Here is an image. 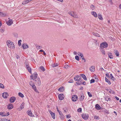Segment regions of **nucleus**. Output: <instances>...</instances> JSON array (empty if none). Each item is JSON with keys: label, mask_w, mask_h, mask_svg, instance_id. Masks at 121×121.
I'll use <instances>...</instances> for the list:
<instances>
[{"label": "nucleus", "mask_w": 121, "mask_h": 121, "mask_svg": "<svg viewBox=\"0 0 121 121\" xmlns=\"http://www.w3.org/2000/svg\"><path fill=\"white\" fill-rule=\"evenodd\" d=\"M6 44L8 47L10 48L14 49L15 48L14 45L13 43L9 40H8L6 42Z\"/></svg>", "instance_id": "1"}, {"label": "nucleus", "mask_w": 121, "mask_h": 121, "mask_svg": "<svg viewBox=\"0 0 121 121\" xmlns=\"http://www.w3.org/2000/svg\"><path fill=\"white\" fill-rule=\"evenodd\" d=\"M108 44L106 42H104L101 43L100 44V47L101 49L106 48L108 46Z\"/></svg>", "instance_id": "2"}, {"label": "nucleus", "mask_w": 121, "mask_h": 121, "mask_svg": "<svg viewBox=\"0 0 121 121\" xmlns=\"http://www.w3.org/2000/svg\"><path fill=\"white\" fill-rule=\"evenodd\" d=\"M82 117L84 120H86L88 119L89 116L88 114H86V113H83L82 115Z\"/></svg>", "instance_id": "3"}, {"label": "nucleus", "mask_w": 121, "mask_h": 121, "mask_svg": "<svg viewBox=\"0 0 121 121\" xmlns=\"http://www.w3.org/2000/svg\"><path fill=\"white\" fill-rule=\"evenodd\" d=\"M78 98V97L77 95H74L72 96V100L73 101H75L77 100Z\"/></svg>", "instance_id": "4"}, {"label": "nucleus", "mask_w": 121, "mask_h": 121, "mask_svg": "<svg viewBox=\"0 0 121 121\" xmlns=\"http://www.w3.org/2000/svg\"><path fill=\"white\" fill-rule=\"evenodd\" d=\"M26 69L28 70L29 72L31 74V68H30V67L29 65L28 64V63H26Z\"/></svg>", "instance_id": "5"}, {"label": "nucleus", "mask_w": 121, "mask_h": 121, "mask_svg": "<svg viewBox=\"0 0 121 121\" xmlns=\"http://www.w3.org/2000/svg\"><path fill=\"white\" fill-rule=\"evenodd\" d=\"M35 83L38 86H39L41 84V81L39 78H38L35 81Z\"/></svg>", "instance_id": "6"}, {"label": "nucleus", "mask_w": 121, "mask_h": 121, "mask_svg": "<svg viewBox=\"0 0 121 121\" xmlns=\"http://www.w3.org/2000/svg\"><path fill=\"white\" fill-rule=\"evenodd\" d=\"M82 78H79L78 79V81L76 82V83L78 85H80L82 84Z\"/></svg>", "instance_id": "7"}, {"label": "nucleus", "mask_w": 121, "mask_h": 121, "mask_svg": "<svg viewBox=\"0 0 121 121\" xmlns=\"http://www.w3.org/2000/svg\"><path fill=\"white\" fill-rule=\"evenodd\" d=\"M9 95L7 92L3 93L2 95V96L4 98H6Z\"/></svg>", "instance_id": "8"}, {"label": "nucleus", "mask_w": 121, "mask_h": 121, "mask_svg": "<svg viewBox=\"0 0 121 121\" xmlns=\"http://www.w3.org/2000/svg\"><path fill=\"white\" fill-rule=\"evenodd\" d=\"M58 98L60 100H62L64 98V95L63 94H60L58 95Z\"/></svg>", "instance_id": "9"}, {"label": "nucleus", "mask_w": 121, "mask_h": 121, "mask_svg": "<svg viewBox=\"0 0 121 121\" xmlns=\"http://www.w3.org/2000/svg\"><path fill=\"white\" fill-rule=\"evenodd\" d=\"M16 100V98L15 97H12L9 99V101L11 103H13Z\"/></svg>", "instance_id": "10"}, {"label": "nucleus", "mask_w": 121, "mask_h": 121, "mask_svg": "<svg viewBox=\"0 0 121 121\" xmlns=\"http://www.w3.org/2000/svg\"><path fill=\"white\" fill-rule=\"evenodd\" d=\"M13 108V104H9L7 106V108L9 110H11Z\"/></svg>", "instance_id": "11"}, {"label": "nucleus", "mask_w": 121, "mask_h": 121, "mask_svg": "<svg viewBox=\"0 0 121 121\" xmlns=\"http://www.w3.org/2000/svg\"><path fill=\"white\" fill-rule=\"evenodd\" d=\"M27 113L28 114V115L30 116L34 117V115L33 116L32 115V113L31 112V110H28L27 112Z\"/></svg>", "instance_id": "12"}, {"label": "nucleus", "mask_w": 121, "mask_h": 121, "mask_svg": "<svg viewBox=\"0 0 121 121\" xmlns=\"http://www.w3.org/2000/svg\"><path fill=\"white\" fill-rule=\"evenodd\" d=\"M13 22L12 20H9L6 22V23L9 26H11L13 23Z\"/></svg>", "instance_id": "13"}, {"label": "nucleus", "mask_w": 121, "mask_h": 121, "mask_svg": "<svg viewBox=\"0 0 121 121\" xmlns=\"http://www.w3.org/2000/svg\"><path fill=\"white\" fill-rule=\"evenodd\" d=\"M84 96L83 94H81V96L79 98L80 100L81 101H82L84 99Z\"/></svg>", "instance_id": "14"}, {"label": "nucleus", "mask_w": 121, "mask_h": 121, "mask_svg": "<svg viewBox=\"0 0 121 121\" xmlns=\"http://www.w3.org/2000/svg\"><path fill=\"white\" fill-rule=\"evenodd\" d=\"M22 47L24 49L28 48L29 47L28 45H27L26 43H24L22 45Z\"/></svg>", "instance_id": "15"}, {"label": "nucleus", "mask_w": 121, "mask_h": 121, "mask_svg": "<svg viewBox=\"0 0 121 121\" xmlns=\"http://www.w3.org/2000/svg\"><path fill=\"white\" fill-rule=\"evenodd\" d=\"M59 114L60 116V118L62 120L64 118V116L63 114H62V112L61 111L60 112H59Z\"/></svg>", "instance_id": "16"}, {"label": "nucleus", "mask_w": 121, "mask_h": 121, "mask_svg": "<svg viewBox=\"0 0 121 121\" xmlns=\"http://www.w3.org/2000/svg\"><path fill=\"white\" fill-rule=\"evenodd\" d=\"M95 108L98 110H99L100 109L101 110V108H102L100 107L99 105L98 104H97L95 105Z\"/></svg>", "instance_id": "17"}, {"label": "nucleus", "mask_w": 121, "mask_h": 121, "mask_svg": "<svg viewBox=\"0 0 121 121\" xmlns=\"http://www.w3.org/2000/svg\"><path fill=\"white\" fill-rule=\"evenodd\" d=\"M80 76L82 77L85 80H87V78L86 76L83 74H80Z\"/></svg>", "instance_id": "18"}, {"label": "nucleus", "mask_w": 121, "mask_h": 121, "mask_svg": "<svg viewBox=\"0 0 121 121\" xmlns=\"http://www.w3.org/2000/svg\"><path fill=\"white\" fill-rule=\"evenodd\" d=\"M101 110L103 111L106 112L107 114H108L109 113L108 111L106 109L103 108H101Z\"/></svg>", "instance_id": "19"}, {"label": "nucleus", "mask_w": 121, "mask_h": 121, "mask_svg": "<svg viewBox=\"0 0 121 121\" xmlns=\"http://www.w3.org/2000/svg\"><path fill=\"white\" fill-rule=\"evenodd\" d=\"M95 67L93 66H91L90 69V70L91 72H93L95 70Z\"/></svg>", "instance_id": "20"}, {"label": "nucleus", "mask_w": 121, "mask_h": 121, "mask_svg": "<svg viewBox=\"0 0 121 121\" xmlns=\"http://www.w3.org/2000/svg\"><path fill=\"white\" fill-rule=\"evenodd\" d=\"M91 13L95 17H97V14L95 12L93 11L91 12Z\"/></svg>", "instance_id": "21"}, {"label": "nucleus", "mask_w": 121, "mask_h": 121, "mask_svg": "<svg viewBox=\"0 0 121 121\" xmlns=\"http://www.w3.org/2000/svg\"><path fill=\"white\" fill-rule=\"evenodd\" d=\"M0 16L1 17H6L7 16V15L5 13H3L2 12H0Z\"/></svg>", "instance_id": "22"}, {"label": "nucleus", "mask_w": 121, "mask_h": 121, "mask_svg": "<svg viewBox=\"0 0 121 121\" xmlns=\"http://www.w3.org/2000/svg\"><path fill=\"white\" fill-rule=\"evenodd\" d=\"M98 17L99 19L100 20H102L103 19V18L102 17V16L100 14H98Z\"/></svg>", "instance_id": "23"}, {"label": "nucleus", "mask_w": 121, "mask_h": 121, "mask_svg": "<svg viewBox=\"0 0 121 121\" xmlns=\"http://www.w3.org/2000/svg\"><path fill=\"white\" fill-rule=\"evenodd\" d=\"M34 78L33 80H34V79H35L37 77V73H34L33 74Z\"/></svg>", "instance_id": "24"}, {"label": "nucleus", "mask_w": 121, "mask_h": 121, "mask_svg": "<svg viewBox=\"0 0 121 121\" xmlns=\"http://www.w3.org/2000/svg\"><path fill=\"white\" fill-rule=\"evenodd\" d=\"M64 90V88L62 86L61 87H60L58 89V90L62 92Z\"/></svg>", "instance_id": "25"}, {"label": "nucleus", "mask_w": 121, "mask_h": 121, "mask_svg": "<svg viewBox=\"0 0 121 121\" xmlns=\"http://www.w3.org/2000/svg\"><path fill=\"white\" fill-rule=\"evenodd\" d=\"M108 57L110 59H112L113 57V56L112 55V53H109L108 54Z\"/></svg>", "instance_id": "26"}, {"label": "nucleus", "mask_w": 121, "mask_h": 121, "mask_svg": "<svg viewBox=\"0 0 121 121\" xmlns=\"http://www.w3.org/2000/svg\"><path fill=\"white\" fill-rule=\"evenodd\" d=\"M114 52L115 53V54L117 56H118L119 55V52L117 51H115V52Z\"/></svg>", "instance_id": "27"}, {"label": "nucleus", "mask_w": 121, "mask_h": 121, "mask_svg": "<svg viewBox=\"0 0 121 121\" xmlns=\"http://www.w3.org/2000/svg\"><path fill=\"white\" fill-rule=\"evenodd\" d=\"M78 54L79 56H80L81 57H82L84 56L83 54L80 53V52H78Z\"/></svg>", "instance_id": "28"}, {"label": "nucleus", "mask_w": 121, "mask_h": 121, "mask_svg": "<svg viewBox=\"0 0 121 121\" xmlns=\"http://www.w3.org/2000/svg\"><path fill=\"white\" fill-rule=\"evenodd\" d=\"M93 35L95 36L99 37V34L97 33L93 32Z\"/></svg>", "instance_id": "29"}, {"label": "nucleus", "mask_w": 121, "mask_h": 121, "mask_svg": "<svg viewBox=\"0 0 121 121\" xmlns=\"http://www.w3.org/2000/svg\"><path fill=\"white\" fill-rule=\"evenodd\" d=\"M18 95L22 98H23L24 97L23 95L21 92L18 93Z\"/></svg>", "instance_id": "30"}, {"label": "nucleus", "mask_w": 121, "mask_h": 121, "mask_svg": "<svg viewBox=\"0 0 121 121\" xmlns=\"http://www.w3.org/2000/svg\"><path fill=\"white\" fill-rule=\"evenodd\" d=\"M24 103L23 102L21 105L20 107L21 108V109H22V108H24Z\"/></svg>", "instance_id": "31"}, {"label": "nucleus", "mask_w": 121, "mask_h": 121, "mask_svg": "<svg viewBox=\"0 0 121 121\" xmlns=\"http://www.w3.org/2000/svg\"><path fill=\"white\" fill-rule=\"evenodd\" d=\"M51 116L52 117V118L54 119H55V113H52V114H51Z\"/></svg>", "instance_id": "32"}, {"label": "nucleus", "mask_w": 121, "mask_h": 121, "mask_svg": "<svg viewBox=\"0 0 121 121\" xmlns=\"http://www.w3.org/2000/svg\"><path fill=\"white\" fill-rule=\"evenodd\" d=\"M40 69L43 71V72L45 70V69L43 66H41L40 68Z\"/></svg>", "instance_id": "33"}, {"label": "nucleus", "mask_w": 121, "mask_h": 121, "mask_svg": "<svg viewBox=\"0 0 121 121\" xmlns=\"http://www.w3.org/2000/svg\"><path fill=\"white\" fill-rule=\"evenodd\" d=\"M69 14L71 15L72 16H73V15L74 14V13L73 12H70L69 13Z\"/></svg>", "instance_id": "34"}, {"label": "nucleus", "mask_w": 121, "mask_h": 121, "mask_svg": "<svg viewBox=\"0 0 121 121\" xmlns=\"http://www.w3.org/2000/svg\"><path fill=\"white\" fill-rule=\"evenodd\" d=\"M32 86L33 89H34L35 91H36V88L35 86V85Z\"/></svg>", "instance_id": "35"}, {"label": "nucleus", "mask_w": 121, "mask_h": 121, "mask_svg": "<svg viewBox=\"0 0 121 121\" xmlns=\"http://www.w3.org/2000/svg\"><path fill=\"white\" fill-rule=\"evenodd\" d=\"M58 65V63H56V64H53V65H52V66L53 67H56V66H57Z\"/></svg>", "instance_id": "36"}, {"label": "nucleus", "mask_w": 121, "mask_h": 121, "mask_svg": "<svg viewBox=\"0 0 121 121\" xmlns=\"http://www.w3.org/2000/svg\"><path fill=\"white\" fill-rule=\"evenodd\" d=\"M29 84L30 85L32 86L35 85L33 82L32 81L30 82Z\"/></svg>", "instance_id": "37"}, {"label": "nucleus", "mask_w": 121, "mask_h": 121, "mask_svg": "<svg viewBox=\"0 0 121 121\" xmlns=\"http://www.w3.org/2000/svg\"><path fill=\"white\" fill-rule=\"evenodd\" d=\"M0 87L2 89L4 88V85L1 83H0Z\"/></svg>", "instance_id": "38"}, {"label": "nucleus", "mask_w": 121, "mask_h": 121, "mask_svg": "<svg viewBox=\"0 0 121 121\" xmlns=\"http://www.w3.org/2000/svg\"><path fill=\"white\" fill-rule=\"evenodd\" d=\"M75 59L77 60L78 61L79 60V58L78 56H76L75 57Z\"/></svg>", "instance_id": "39"}, {"label": "nucleus", "mask_w": 121, "mask_h": 121, "mask_svg": "<svg viewBox=\"0 0 121 121\" xmlns=\"http://www.w3.org/2000/svg\"><path fill=\"white\" fill-rule=\"evenodd\" d=\"M103 49H102L101 50V51L102 52V53L104 55H105V52L104 51V50Z\"/></svg>", "instance_id": "40"}, {"label": "nucleus", "mask_w": 121, "mask_h": 121, "mask_svg": "<svg viewBox=\"0 0 121 121\" xmlns=\"http://www.w3.org/2000/svg\"><path fill=\"white\" fill-rule=\"evenodd\" d=\"M4 113L3 112H0V115L1 116H6V115H3Z\"/></svg>", "instance_id": "41"}, {"label": "nucleus", "mask_w": 121, "mask_h": 121, "mask_svg": "<svg viewBox=\"0 0 121 121\" xmlns=\"http://www.w3.org/2000/svg\"><path fill=\"white\" fill-rule=\"evenodd\" d=\"M87 93L88 94L89 96V97H92V94L89 92H87Z\"/></svg>", "instance_id": "42"}, {"label": "nucleus", "mask_w": 121, "mask_h": 121, "mask_svg": "<svg viewBox=\"0 0 121 121\" xmlns=\"http://www.w3.org/2000/svg\"><path fill=\"white\" fill-rule=\"evenodd\" d=\"M64 68L65 69H68L69 68V66L67 65H65Z\"/></svg>", "instance_id": "43"}, {"label": "nucleus", "mask_w": 121, "mask_h": 121, "mask_svg": "<svg viewBox=\"0 0 121 121\" xmlns=\"http://www.w3.org/2000/svg\"><path fill=\"white\" fill-rule=\"evenodd\" d=\"M8 120V119H6L5 118L1 119V120L0 121H6Z\"/></svg>", "instance_id": "44"}, {"label": "nucleus", "mask_w": 121, "mask_h": 121, "mask_svg": "<svg viewBox=\"0 0 121 121\" xmlns=\"http://www.w3.org/2000/svg\"><path fill=\"white\" fill-rule=\"evenodd\" d=\"M22 41V40H19L18 42V45L19 46H20L21 45V42Z\"/></svg>", "instance_id": "45"}, {"label": "nucleus", "mask_w": 121, "mask_h": 121, "mask_svg": "<svg viewBox=\"0 0 121 121\" xmlns=\"http://www.w3.org/2000/svg\"><path fill=\"white\" fill-rule=\"evenodd\" d=\"M90 7L92 10H94L95 9V7L93 5H91Z\"/></svg>", "instance_id": "46"}, {"label": "nucleus", "mask_w": 121, "mask_h": 121, "mask_svg": "<svg viewBox=\"0 0 121 121\" xmlns=\"http://www.w3.org/2000/svg\"><path fill=\"white\" fill-rule=\"evenodd\" d=\"M82 111V109L81 108H79L78 109L77 111L79 112H81Z\"/></svg>", "instance_id": "47"}, {"label": "nucleus", "mask_w": 121, "mask_h": 121, "mask_svg": "<svg viewBox=\"0 0 121 121\" xmlns=\"http://www.w3.org/2000/svg\"><path fill=\"white\" fill-rule=\"evenodd\" d=\"M95 82V80L94 79H92L90 81V83H94Z\"/></svg>", "instance_id": "48"}, {"label": "nucleus", "mask_w": 121, "mask_h": 121, "mask_svg": "<svg viewBox=\"0 0 121 121\" xmlns=\"http://www.w3.org/2000/svg\"><path fill=\"white\" fill-rule=\"evenodd\" d=\"M36 46L37 49H40L42 48V47L41 46H40L38 45Z\"/></svg>", "instance_id": "49"}, {"label": "nucleus", "mask_w": 121, "mask_h": 121, "mask_svg": "<svg viewBox=\"0 0 121 121\" xmlns=\"http://www.w3.org/2000/svg\"><path fill=\"white\" fill-rule=\"evenodd\" d=\"M95 119H98L99 118V116H95L94 117Z\"/></svg>", "instance_id": "50"}, {"label": "nucleus", "mask_w": 121, "mask_h": 121, "mask_svg": "<svg viewBox=\"0 0 121 121\" xmlns=\"http://www.w3.org/2000/svg\"><path fill=\"white\" fill-rule=\"evenodd\" d=\"M106 77H107L108 78H110V76L108 73H106Z\"/></svg>", "instance_id": "51"}, {"label": "nucleus", "mask_w": 121, "mask_h": 121, "mask_svg": "<svg viewBox=\"0 0 121 121\" xmlns=\"http://www.w3.org/2000/svg\"><path fill=\"white\" fill-rule=\"evenodd\" d=\"M78 79L79 78H78L76 77L74 78V79L76 81H77L78 80Z\"/></svg>", "instance_id": "52"}, {"label": "nucleus", "mask_w": 121, "mask_h": 121, "mask_svg": "<svg viewBox=\"0 0 121 121\" xmlns=\"http://www.w3.org/2000/svg\"><path fill=\"white\" fill-rule=\"evenodd\" d=\"M27 3V1H26V0L23 1L22 3V4H26Z\"/></svg>", "instance_id": "53"}, {"label": "nucleus", "mask_w": 121, "mask_h": 121, "mask_svg": "<svg viewBox=\"0 0 121 121\" xmlns=\"http://www.w3.org/2000/svg\"><path fill=\"white\" fill-rule=\"evenodd\" d=\"M106 81L109 84H111V82H110L108 79V81Z\"/></svg>", "instance_id": "54"}, {"label": "nucleus", "mask_w": 121, "mask_h": 121, "mask_svg": "<svg viewBox=\"0 0 121 121\" xmlns=\"http://www.w3.org/2000/svg\"><path fill=\"white\" fill-rule=\"evenodd\" d=\"M82 60H84V62H85L86 61V59L84 57V56L82 57Z\"/></svg>", "instance_id": "55"}, {"label": "nucleus", "mask_w": 121, "mask_h": 121, "mask_svg": "<svg viewBox=\"0 0 121 121\" xmlns=\"http://www.w3.org/2000/svg\"><path fill=\"white\" fill-rule=\"evenodd\" d=\"M66 116L67 118H70L71 117V116L69 114L67 115Z\"/></svg>", "instance_id": "56"}, {"label": "nucleus", "mask_w": 121, "mask_h": 121, "mask_svg": "<svg viewBox=\"0 0 121 121\" xmlns=\"http://www.w3.org/2000/svg\"><path fill=\"white\" fill-rule=\"evenodd\" d=\"M73 80L72 79H70L69 81L68 82L69 83H73Z\"/></svg>", "instance_id": "57"}, {"label": "nucleus", "mask_w": 121, "mask_h": 121, "mask_svg": "<svg viewBox=\"0 0 121 121\" xmlns=\"http://www.w3.org/2000/svg\"><path fill=\"white\" fill-rule=\"evenodd\" d=\"M110 76L111 77V79L113 80V77L112 76V74H110Z\"/></svg>", "instance_id": "58"}, {"label": "nucleus", "mask_w": 121, "mask_h": 121, "mask_svg": "<svg viewBox=\"0 0 121 121\" xmlns=\"http://www.w3.org/2000/svg\"><path fill=\"white\" fill-rule=\"evenodd\" d=\"M49 112L50 113V114H51H51H52V113H54L53 112H52L50 110H49Z\"/></svg>", "instance_id": "59"}, {"label": "nucleus", "mask_w": 121, "mask_h": 121, "mask_svg": "<svg viewBox=\"0 0 121 121\" xmlns=\"http://www.w3.org/2000/svg\"><path fill=\"white\" fill-rule=\"evenodd\" d=\"M109 92L110 93H112L113 94V91L112 90L110 91H109Z\"/></svg>", "instance_id": "60"}, {"label": "nucleus", "mask_w": 121, "mask_h": 121, "mask_svg": "<svg viewBox=\"0 0 121 121\" xmlns=\"http://www.w3.org/2000/svg\"><path fill=\"white\" fill-rule=\"evenodd\" d=\"M74 18H77L78 16L76 15H75V14L73 15V16Z\"/></svg>", "instance_id": "61"}, {"label": "nucleus", "mask_w": 121, "mask_h": 121, "mask_svg": "<svg viewBox=\"0 0 121 121\" xmlns=\"http://www.w3.org/2000/svg\"><path fill=\"white\" fill-rule=\"evenodd\" d=\"M76 77H77L78 78H81V76L79 75H77L76 76Z\"/></svg>", "instance_id": "62"}, {"label": "nucleus", "mask_w": 121, "mask_h": 121, "mask_svg": "<svg viewBox=\"0 0 121 121\" xmlns=\"http://www.w3.org/2000/svg\"><path fill=\"white\" fill-rule=\"evenodd\" d=\"M0 31L2 32H4V30L2 29H1L0 30Z\"/></svg>", "instance_id": "63"}, {"label": "nucleus", "mask_w": 121, "mask_h": 121, "mask_svg": "<svg viewBox=\"0 0 121 121\" xmlns=\"http://www.w3.org/2000/svg\"><path fill=\"white\" fill-rule=\"evenodd\" d=\"M73 54L75 55H77V53L76 51H74L73 52Z\"/></svg>", "instance_id": "64"}]
</instances>
